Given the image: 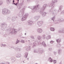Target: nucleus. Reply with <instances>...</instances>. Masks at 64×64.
Here are the masks:
<instances>
[{
    "label": "nucleus",
    "instance_id": "nucleus-1",
    "mask_svg": "<svg viewBox=\"0 0 64 64\" xmlns=\"http://www.w3.org/2000/svg\"><path fill=\"white\" fill-rule=\"evenodd\" d=\"M50 29L51 31H53L54 30V28H50Z\"/></svg>",
    "mask_w": 64,
    "mask_h": 64
},
{
    "label": "nucleus",
    "instance_id": "nucleus-2",
    "mask_svg": "<svg viewBox=\"0 0 64 64\" xmlns=\"http://www.w3.org/2000/svg\"><path fill=\"white\" fill-rule=\"evenodd\" d=\"M48 60H50L51 62H52V61H53V60H52V59L51 58H49Z\"/></svg>",
    "mask_w": 64,
    "mask_h": 64
},
{
    "label": "nucleus",
    "instance_id": "nucleus-3",
    "mask_svg": "<svg viewBox=\"0 0 64 64\" xmlns=\"http://www.w3.org/2000/svg\"><path fill=\"white\" fill-rule=\"evenodd\" d=\"M57 43H60V40H56Z\"/></svg>",
    "mask_w": 64,
    "mask_h": 64
},
{
    "label": "nucleus",
    "instance_id": "nucleus-4",
    "mask_svg": "<svg viewBox=\"0 0 64 64\" xmlns=\"http://www.w3.org/2000/svg\"><path fill=\"white\" fill-rule=\"evenodd\" d=\"M54 63H56V60H54Z\"/></svg>",
    "mask_w": 64,
    "mask_h": 64
},
{
    "label": "nucleus",
    "instance_id": "nucleus-5",
    "mask_svg": "<svg viewBox=\"0 0 64 64\" xmlns=\"http://www.w3.org/2000/svg\"><path fill=\"white\" fill-rule=\"evenodd\" d=\"M50 43L52 44H53V41H51L50 42Z\"/></svg>",
    "mask_w": 64,
    "mask_h": 64
},
{
    "label": "nucleus",
    "instance_id": "nucleus-6",
    "mask_svg": "<svg viewBox=\"0 0 64 64\" xmlns=\"http://www.w3.org/2000/svg\"><path fill=\"white\" fill-rule=\"evenodd\" d=\"M22 43H24V41L23 40H22Z\"/></svg>",
    "mask_w": 64,
    "mask_h": 64
},
{
    "label": "nucleus",
    "instance_id": "nucleus-7",
    "mask_svg": "<svg viewBox=\"0 0 64 64\" xmlns=\"http://www.w3.org/2000/svg\"><path fill=\"white\" fill-rule=\"evenodd\" d=\"M48 37L49 38H48V39H49V38H51V37H50V36H48Z\"/></svg>",
    "mask_w": 64,
    "mask_h": 64
},
{
    "label": "nucleus",
    "instance_id": "nucleus-8",
    "mask_svg": "<svg viewBox=\"0 0 64 64\" xmlns=\"http://www.w3.org/2000/svg\"><path fill=\"white\" fill-rule=\"evenodd\" d=\"M14 31L15 32H16V31H17V30H14Z\"/></svg>",
    "mask_w": 64,
    "mask_h": 64
},
{
    "label": "nucleus",
    "instance_id": "nucleus-9",
    "mask_svg": "<svg viewBox=\"0 0 64 64\" xmlns=\"http://www.w3.org/2000/svg\"><path fill=\"white\" fill-rule=\"evenodd\" d=\"M13 2L14 3V0H13Z\"/></svg>",
    "mask_w": 64,
    "mask_h": 64
},
{
    "label": "nucleus",
    "instance_id": "nucleus-10",
    "mask_svg": "<svg viewBox=\"0 0 64 64\" xmlns=\"http://www.w3.org/2000/svg\"><path fill=\"white\" fill-rule=\"evenodd\" d=\"M17 41H18V42H19V40H17Z\"/></svg>",
    "mask_w": 64,
    "mask_h": 64
},
{
    "label": "nucleus",
    "instance_id": "nucleus-11",
    "mask_svg": "<svg viewBox=\"0 0 64 64\" xmlns=\"http://www.w3.org/2000/svg\"><path fill=\"white\" fill-rule=\"evenodd\" d=\"M18 1H19V0H18Z\"/></svg>",
    "mask_w": 64,
    "mask_h": 64
},
{
    "label": "nucleus",
    "instance_id": "nucleus-12",
    "mask_svg": "<svg viewBox=\"0 0 64 64\" xmlns=\"http://www.w3.org/2000/svg\"><path fill=\"white\" fill-rule=\"evenodd\" d=\"M16 44H17V43H16Z\"/></svg>",
    "mask_w": 64,
    "mask_h": 64
}]
</instances>
